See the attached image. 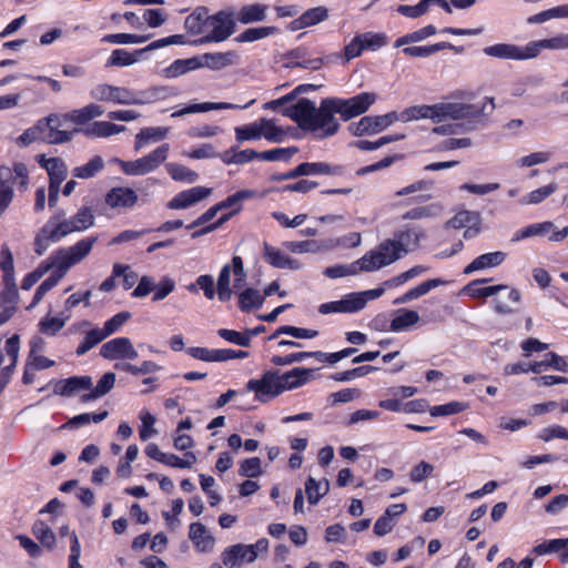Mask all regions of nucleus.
I'll use <instances>...</instances> for the list:
<instances>
[{"label":"nucleus","instance_id":"obj_1","mask_svg":"<svg viewBox=\"0 0 568 568\" xmlns=\"http://www.w3.org/2000/svg\"><path fill=\"white\" fill-rule=\"evenodd\" d=\"M374 93L363 92L351 99L326 98L318 108L308 99H301L286 108L283 114L293 120L303 130H308L318 138H328L337 133L339 124L335 114L344 121L365 113L375 102Z\"/></svg>","mask_w":568,"mask_h":568},{"label":"nucleus","instance_id":"obj_2","mask_svg":"<svg viewBox=\"0 0 568 568\" xmlns=\"http://www.w3.org/2000/svg\"><path fill=\"white\" fill-rule=\"evenodd\" d=\"M425 237L426 233L419 225L403 224L394 232V239L382 242L375 250L361 257L363 268L379 270L387 266L416 251Z\"/></svg>","mask_w":568,"mask_h":568},{"label":"nucleus","instance_id":"obj_3","mask_svg":"<svg viewBox=\"0 0 568 568\" xmlns=\"http://www.w3.org/2000/svg\"><path fill=\"white\" fill-rule=\"evenodd\" d=\"M97 237H85L74 245L55 251L51 256L43 261L33 272L41 278L50 270L54 273H61V267L69 271L73 265L84 260L92 251Z\"/></svg>","mask_w":568,"mask_h":568},{"label":"nucleus","instance_id":"obj_4","mask_svg":"<svg viewBox=\"0 0 568 568\" xmlns=\"http://www.w3.org/2000/svg\"><path fill=\"white\" fill-rule=\"evenodd\" d=\"M495 109L494 99L485 98L477 103L439 102L434 104V122L444 119L452 120H479L493 113Z\"/></svg>","mask_w":568,"mask_h":568},{"label":"nucleus","instance_id":"obj_5","mask_svg":"<svg viewBox=\"0 0 568 568\" xmlns=\"http://www.w3.org/2000/svg\"><path fill=\"white\" fill-rule=\"evenodd\" d=\"M170 152V145L163 143L151 153L133 161H123L115 159L119 163L122 172L126 175L139 176L145 175L158 170L168 159Z\"/></svg>","mask_w":568,"mask_h":568},{"label":"nucleus","instance_id":"obj_6","mask_svg":"<svg viewBox=\"0 0 568 568\" xmlns=\"http://www.w3.org/2000/svg\"><path fill=\"white\" fill-rule=\"evenodd\" d=\"M231 272L234 274L233 287L235 290L242 288L245 283L246 272L244 270L243 260L240 256H234L232 258V265H224L219 274L216 293L221 302H229L232 298Z\"/></svg>","mask_w":568,"mask_h":568},{"label":"nucleus","instance_id":"obj_7","mask_svg":"<svg viewBox=\"0 0 568 568\" xmlns=\"http://www.w3.org/2000/svg\"><path fill=\"white\" fill-rule=\"evenodd\" d=\"M211 30L205 37L199 40L200 43L222 42L231 37L234 30L232 14L220 11L216 14L209 16L206 21V31Z\"/></svg>","mask_w":568,"mask_h":568},{"label":"nucleus","instance_id":"obj_8","mask_svg":"<svg viewBox=\"0 0 568 568\" xmlns=\"http://www.w3.org/2000/svg\"><path fill=\"white\" fill-rule=\"evenodd\" d=\"M246 389L255 394V398L266 403L282 394L278 383V371H267L258 379H250Z\"/></svg>","mask_w":568,"mask_h":568},{"label":"nucleus","instance_id":"obj_9","mask_svg":"<svg viewBox=\"0 0 568 568\" xmlns=\"http://www.w3.org/2000/svg\"><path fill=\"white\" fill-rule=\"evenodd\" d=\"M396 121V111L383 115L363 116L358 122L352 123L348 130L355 136L374 135L390 126Z\"/></svg>","mask_w":568,"mask_h":568},{"label":"nucleus","instance_id":"obj_10","mask_svg":"<svg viewBox=\"0 0 568 568\" xmlns=\"http://www.w3.org/2000/svg\"><path fill=\"white\" fill-rule=\"evenodd\" d=\"M483 52L488 57L501 60L523 61L534 59L530 42L524 47L513 43H496L485 47Z\"/></svg>","mask_w":568,"mask_h":568},{"label":"nucleus","instance_id":"obj_11","mask_svg":"<svg viewBox=\"0 0 568 568\" xmlns=\"http://www.w3.org/2000/svg\"><path fill=\"white\" fill-rule=\"evenodd\" d=\"M552 242H560L568 236V226L555 232V224L550 221L530 224L516 232L513 241H520L532 236H546Z\"/></svg>","mask_w":568,"mask_h":568},{"label":"nucleus","instance_id":"obj_12","mask_svg":"<svg viewBox=\"0 0 568 568\" xmlns=\"http://www.w3.org/2000/svg\"><path fill=\"white\" fill-rule=\"evenodd\" d=\"M100 355L109 361L112 359H135L138 352L128 337H115L104 343L100 348Z\"/></svg>","mask_w":568,"mask_h":568},{"label":"nucleus","instance_id":"obj_13","mask_svg":"<svg viewBox=\"0 0 568 568\" xmlns=\"http://www.w3.org/2000/svg\"><path fill=\"white\" fill-rule=\"evenodd\" d=\"M0 178L3 180V185L9 189L17 185L18 191L24 192L29 187V170L22 162H14L12 166L1 165Z\"/></svg>","mask_w":568,"mask_h":568},{"label":"nucleus","instance_id":"obj_14","mask_svg":"<svg viewBox=\"0 0 568 568\" xmlns=\"http://www.w3.org/2000/svg\"><path fill=\"white\" fill-rule=\"evenodd\" d=\"M211 193L212 189L210 187L194 186L178 193L168 202L166 207L171 210H185L210 196Z\"/></svg>","mask_w":568,"mask_h":568},{"label":"nucleus","instance_id":"obj_15","mask_svg":"<svg viewBox=\"0 0 568 568\" xmlns=\"http://www.w3.org/2000/svg\"><path fill=\"white\" fill-rule=\"evenodd\" d=\"M363 310V300L351 293L345 295L342 300L328 302L320 305L318 312L323 315L331 313H355Z\"/></svg>","mask_w":568,"mask_h":568},{"label":"nucleus","instance_id":"obj_16","mask_svg":"<svg viewBox=\"0 0 568 568\" xmlns=\"http://www.w3.org/2000/svg\"><path fill=\"white\" fill-rule=\"evenodd\" d=\"M37 162L48 172L49 184L61 185L67 179L68 166L61 158H47L44 154H39Z\"/></svg>","mask_w":568,"mask_h":568},{"label":"nucleus","instance_id":"obj_17","mask_svg":"<svg viewBox=\"0 0 568 568\" xmlns=\"http://www.w3.org/2000/svg\"><path fill=\"white\" fill-rule=\"evenodd\" d=\"M314 371L313 368L294 367L290 372L283 374L278 373L281 392L283 393L305 385L313 378Z\"/></svg>","mask_w":568,"mask_h":568},{"label":"nucleus","instance_id":"obj_18","mask_svg":"<svg viewBox=\"0 0 568 568\" xmlns=\"http://www.w3.org/2000/svg\"><path fill=\"white\" fill-rule=\"evenodd\" d=\"M256 560V555L253 551L252 547H247V545L237 544L231 547H227L222 552V561L224 566L233 568L237 566L240 562H253Z\"/></svg>","mask_w":568,"mask_h":568},{"label":"nucleus","instance_id":"obj_19","mask_svg":"<svg viewBox=\"0 0 568 568\" xmlns=\"http://www.w3.org/2000/svg\"><path fill=\"white\" fill-rule=\"evenodd\" d=\"M138 199L133 189L120 186L108 192L105 203L112 209H131L136 204Z\"/></svg>","mask_w":568,"mask_h":568},{"label":"nucleus","instance_id":"obj_20","mask_svg":"<svg viewBox=\"0 0 568 568\" xmlns=\"http://www.w3.org/2000/svg\"><path fill=\"white\" fill-rule=\"evenodd\" d=\"M328 18V10L325 7H315L306 10L298 18L290 23L291 31L302 30L318 24Z\"/></svg>","mask_w":568,"mask_h":568},{"label":"nucleus","instance_id":"obj_21","mask_svg":"<svg viewBox=\"0 0 568 568\" xmlns=\"http://www.w3.org/2000/svg\"><path fill=\"white\" fill-rule=\"evenodd\" d=\"M105 110L102 105L90 103L81 109H74L68 113H64L63 120L78 125H83L95 118L102 116Z\"/></svg>","mask_w":568,"mask_h":568},{"label":"nucleus","instance_id":"obj_22","mask_svg":"<svg viewBox=\"0 0 568 568\" xmlns=\"http://www.w3.org/2000/svg\"><path fill=\"white\" fill-rule=\"evenodd\" d=\"M199 63V69L209 68L212 70H221L235 62L236 54L232 51L229 52H214L204 53L200 57H195Z\"/></svg>","mask_w":568,"mask_h":568},{"label":"nucleus","instance_id":"obj_23","mask_svg":"<svg viewBox=\"0 0 568 568\" xmlns=\"http://www.w3.org/2000/svg\"><path fill=\"white\" fill-rule=\"evenodd\" d=\"M93 385L90 376H72L67 379L60 381L54 386V394L61 396H71L81 389H91Z\"/></svg>","mask_w":568,"mask_h":568},{"label":"nucleus","instance_id":"obj_24","mask_svg":"<svg viewBox=\"0 0 568 568\" xmlns=\"http://www.w3.org/2000/svg\"><path fill=\"white\" fill-rule=\"evenodd\" d=\"M420 321V316L416 311L408 308H399L394 312L390 321L392 332H405L416 326Z\"/></svg>","mask_w":568,"mask_h":568},{"label":"nucleus","instance_id":"obj_25","mask_svg":"<svg viewBox=\"0 0 568 568\" xmlns=\"http://www.w3.org/2000/svg\"><path fill=\"white\" fill-rule=\"evenodd\" d=\"M263 251L264 258L276 268L298 270L301 267L295 260L267 243H264Z\"/></svg>","mask_w":568,"mask_h":568},{"label":"nucleus","instance_id":"obj_26","mask_svg":"<svg viewBox=\"0 0 568 568\" xmlns=\"http://www.w3.org/2000/svg\"><path fill=\"white\" fill-rule=\"evenodd\" d=\"M505 258L506 253L501 251L481 254L465 267L464 273L470 274L476 271L497 267L505 261Z\"/></svg>","mask_w":568,"mask_h":568},{"label":"nucleus","instance_id":"obj_27","mask_svg":"<svg viewBox=\"0 0 568 568\" xmlns=\"http://www.w3.org/2000/svg\"><path fill=\"white\" fill-rule=\"evenodd\" d=\"M189 537L200 551H211L215 539L211 536L206 527L201 523H192L190 525Z\"/></svg>","mask_w":568,"mask_h":568},{"label":"nucleus","instance_id":"obj_28","mask_svg":"<svg viewBox=\"0 0 568 568\" xmlns=\"http://www.w3.org/2000/svg\"><path fill=\"white\" fill-rule=\"evenodd\" d=\"M169 132V128L162 126H150L141 129L140 132L135 135L134 149L139 151L152 142H160L168 136Z\"/></svg>","mask_w":568,"mask_h":568},{"label":"nucleus","instance_id":"obj_29","mask_svg":"<svg viewBox=\"0 0 568 568\" xmlns=\"http://www.w3.org/2000/svg\"><path fill=\"white\" fill-rule=\"evenodd\" d=\"M302 176L308 175H343L342 165H331L325 162H304L300 164Z\"/></svg>","mask_w":568,"mask_h":568},{"label":"nucleus","instance_id":"obj_30","mask_svg":"<svg viewBox=\"0 0 568 568\" xmlns=\"http://www.w3.org/2000/svg\"><path fill=\"white\" fill-rule=\"evenodd\" d=\"M329 491V481L326 478L315 479L312 476L305 481V494L311 505H317L320 500Z\"/></svg>","mask_w":568,"mask_h":568},{"label":"nucleus","instance_id":"obj_31","mask_svg":"<svg viewBox=\"0 0 568 568\" xmlns=\"http://www.w3.org/2000/svg\"><path fill=\"white\" fill-rule=\"evenodd\" d=\"M420 119H430L434 121V104L413 105L406 108L400 113L396 112L397 122H409Z\"/></svg>","mask_w":568,"mask_h":568},{"label":"nucleus","instance_id":"obj_32","mask_svg":"<svg viewBox=\"0 0 568 568\" xmlns=\"http://www.w3.org/2000/svg\"><path fill=\"white\" fill-rule=\"evenodd\" d=\"M532 58H537L541 50H564L568 49V33H562L550 39L530 41Z\"/></svg>","mask_w":568,"mask_h":568},{"label":"nucleus","instance_id":"obj_33","mask_svg":"<svg viewBox=\"0 0 568 568\" xmlns=\"http://www.w3.org/2000/svg\"><path fill=\"white\" fill-rule=\"evenodd\" d=\"M442 211L443 206L438 203H433L425 206H416L400 215L399 220L403 222H409L424 219H432L439 215Z\"/></svg>","mask_w":568,"mask_h":568},{"label":"nucleus","instance_id":"obj_34","mask_svg":"<svg viewBox=\"0 0 568 568\" xmlns=\"http://www.w3.org/2000/svg\"><path fill=\"white\" fill-rule=\"evenodd\" d=\"M267 6L253 3L243 6L237 12V20L243 24L264 21L266 18Z\"/></svg>","mask_w":568,"mask_h":568},{"label":"nucleus","instance_id":"obj_35","mask_svg":"<svg viewBox=\"0 0 568 568\" xmlns=\"http://www.w3.org/2000/svg\"><path fill=\"white\" fill-rule=\"evenodd\" d=\"M63 213L60 211L43 226L51 237V241L59 242L62 237L73 233L67 220H60Z\"/></svg>","mask_w":568,"mask_h":568},{"label":"nucleus","instance_id":"obj_36","mask_svg":"<svg viewBox=\"0 0 568 568\" xmlns=\"http://www.w3.org/2000/svg\"><path fill=\"white\" fill-rule=\"evenodd\" d=\"M444 283L445 282L439 278H434V280L423 282L419 285H417L416 287L406 292L404 295L397 297L394 301V304L398 305V304L408 303V302L416 300L423 295H426L430 290L438 287V286L443 285Z\"/></svg>","mask_w":568,"mask_h":568},{"label":"nucleus","instance_id":"obj_37","mask_svg":"<svg viewBox=\"0 0 568 568\" xmlns=\"http://www.w3.org/2000/svg\"><path fill=\"white\" fill-rule=\"evenodd\" d=\"M207 10L196 8L194 12L186 17L184 27L191 34H202L206 32Z\"/></svg>","mask_w":568,"mask_h":568},{"label":"nucleus","instance_id":"obj_38","mask_svg":"<svg viewBox=\"0 0 568 568\" xmlns=\"http://www.w3.org/2000/svg\"><path fill=\"white\" fill-rule=\"evenodd\" d=\"M199 69V63L195 57L190 59H178L173 63H171L168 68L163 69V77L168 79L178 78L187 73L189 71H193Z\"/></svg>","mask_w":568,"mask_h":568},{"label":"nucleus","instance_id":"obj_39","mask_svg":"<svg viewBox=\"0 0 568 568\" xmlns=\"http://www.w3.org/2000/svg\"><path fill=\"white\" fill-rule=\"evenodd\" d=\"M124 131V125L114 124L108 121H98L85 130V134L92 138H109Z\"/></svg>","mask_w":568,"mask_h":568},{"label":"nucleus","instance_id":"obj_40","mask_svg":"<svg viewBox=\"0 0 568 568\" xmlns=\"http://www.w3.org/2000/svg\"><path fill=\"white\" fill-rule=\"evenodd\" d=\"M140 95V93L128 88L113 85L111 102L123 105H141L146 103Z\"/></svg>","mask_w":568,"mask_h":568},{"label":"nucleus","instance_id":"obj_41","mask_svg":"<svg viewBox=\"0 0 568 568\" xmlns=\"http://www.w3.org/2000/svg\"><path fill=\"white\" fill-rule=\"evenodd\" d=\"M115 383V374L108 372L105 373L98 382L97 386L92 389V392L84 394L81 397L82 403H88L94 400L99 397L108 394L114 386Z\"/></svg>","mask_w":568,"mask_h":568},{"label":"nucleus","instance_id":"obj_42","mask_svg":"<svg viewBox=\"0 0 568 568\" xmlns=\"http://www.w3.org/2000/svg\"><path fill=\"white\" fill-rule=\"evenodd\" d=\"M507 294L505 296H499L494 300V310L498 314H509L514 312L513 305L518 304L520 302L521 295L517 288H510L508 286Z\"/></svg>","mask_w":568,"mask_h":568},{"label":"nucleus","instance_id":"obj_43","mask_svg":"<svg viewBox=\"0 0 568 568\" xmlns=\"http://www.w3.org/2000/svg\"><path fill=\"white\" fill-rule=\"evenodd\" d=\"M264 296L255 288H245L239 294V307L242 312H250L263 305Z\"/></svg>","mask_w":568,"mask_h":568},{"label":"nucleus","instance_id":"obj_44","mask_svg":"<svg viewBox=\"0 0 568 568\" xmlns=\"http://www.w3.org/2000/svg\"><path fill=\"white\" fill-rule=\"evenodd\" d=\"M374 270H365L361 263V258L351 265H335L324 270V275L329 278H339L349 275H356L358 272H373Z\"/></svg>","mask_w":568,"mask_h":568},{"label":"nucleus","instance_id":"obj_45","mask_svg":"<svg viewBox=\"0 0 568 568\" xmlns=\"http://www.w3.org/2000/svg\"><path fill=\"white\" fill-rule=\"evenodd\" d=\"M486 282H488V280H486V278L473 281L470 284H468L466 286V290H467L468 294L471 297H484V298H486V297H489V296L497 295L503 290H508L507 285H501V284L493 285V286H485V287H480L479 286L481 283H486Z\"/></svg>","mask_w":568,"mask_h":568},{"label":"nucleus","instance_id":"obj_46","mask_svg":"<svg viewBox=\"0 0 568 568\" xmlns=\"http://www.w3.org/2000/svg\"><path fill=\"white\" fill-rule=\"evenodd\" d=\"M255 100L248 101L246 104L240 106L233 103L226 102H202L193 103L186 106L187 113L207 112L212 110H226V109H246L254 103Z\"/></svg>","mask_w":568,"mask_h":568},{"label":"nucleus","instance_id":"obj_47","mask_svg":"<svg viewBox=\"0 0 568 568\" xmlns=\"http://www.w3.org/2000/svg\"><path fill=\"white\" fill-rule=\"evenodd\" d=\"M267 193H268V191H265V192L258 194L255 190H241V191H237L234 194L227 196L225 200L219 202L217 204L220 205L221 210H225V209L233 207V206H236L235 209H237L239 206H241V202L251 200V199H254L257 196L264 197V196H266Z\"/></svg>","mask_w":568,"mask_h":568},{"label":"nucleus","instance_id":"obj_48","mask_svg":"<svg viewBox=\"0 0 568 568\" xmlns=\"http://www.w3.org/2000/svg\"><path fill=\"white\" fill-rule=\"evenodd\" d=\"M445 49H454V45L449 42H439L424 47H406L403 49V52L414 58H427Z\"/></svg>","mask_w":568,"mask_h":568},{"label":"nucleus","instance_id":"obj_49","mask_svg":"<svg viewBox=\"0 0 568 568\" xmlns=\"http://www.w3.org/2000/svg\"><path fill=\"white\" fill-rule=\"evenodd\" d=\"M104 168V161L101 156L95 155L88 163L77 166L72 170V175L78 179L93 178Z\"/></svg>","mask_w":568,"mask_h":568},{"label":"nucleus","instance_id":"obj_50","mask_svg":"<svg viewBox=\"0 0 568 568\" xmlns=\"http://www.w3.org/2000/svg\"><path fill=\"white\" fill-rule=\"evenodd\" d=\"M260 126L261 135L267 141L281 143L286 136V132L282 128L277 126L273 120L262 119L260 120Z\"/></svg>","mask_w":568,"mask_h":568},{"label":"nucleus","instance_id":"obj_51","mask_svg":"<svg viewBox=\"0 0 568 568\" xmlns=\"http://www.w3.org/2000/svg\"><path fill=\"white\" fill-rule=\"evenodd\" d=\"M557 185L555 183H550L548 185L541 186L537 190L531 191L527 195L520 199V203L523 205H535L545 201L547 197L552 195L557 191Z\"/></svg>","mask_w":568,"mask_h":568},{"label":"nucleus","instance_id":"obj_52","mask_svg":"<svg viewBox=\"0 0 568 568\" xmlns=\"http://www.w3.org/2000/svg\"><path fill=\"white\" fill-rule=\"evenodd\" d=\"M106 336L101 328L90 329L80 345L77 347L75 354L78 356H82L87 354L90 349L100 344Z\"/></svg>","mask_w":568,"mask_h":568},{"label":"nucleus","instance_id":"obj_53","mask_svg":"<svg viewBox=\"0 0 568 568\" xmlns=\"http://www.w3.org/2000/svg\"><path fill=\"white\" fill-rule=\"evenodd\" d=\"M166 171L174 181L194 183L197 181V173L179 163L166 164Z\"/></svg>","mask_w":568,"mask_h":568},{"label":"nucleus","instance_id":"obj_54","mask_svg":"<svg viewBox=\"0 0 568 568\" xmlns=\"http://www.w3.org/2000/svg\"><path fill=\"white\" fill-rule=\"evenodd\" d=\"M32 532L44 547L52 549L55 546V535L43 521H36L32 526Z\"/></svg>","mask_w":568,"mask_h":568},{"label":"nucleus","instance_id":"obj_55","mask_svg":"<svg viewBox=\"0 0 568 568\" xmlns=\"http://www.w3.org/2000/svg\"><path fill=\"white\" fill-rule=\"evenodd\" d=\"M276 32L275 27L248 28L235 38L237 42H254Z\"/></svg>","mask_w":568,"mask_h":568},{"label":"nucleus","instance_id":"obj_56","mask_svg":"<svg viewBox=\"0 0 568 568\" xmlns=\"http://www.w3.org/2000/svg\"><path fill=\"white\" fill-rule=\"evenodd\" d=\"M297 152V146L276 148L273 150L263 151L260 153V155L261 160L263 161H288Z\"/></svg>","mask_w":568,"mask_h":568},{"label":"nucleus","instance_id":"obj_57","mask_svg":"<svg viewBox=\"0 0 568 568\" xmlns=\"http://www.w3.org/2000/svg\"><path fill=\"white\" fill-rule=\"evenodd\" d=\"M468 408V404L463 402H450L444 405H437L429 408V413L434 417L438 416H449L462 413Z\"/></svg>","mask_w":568,"mask_h":568},{"label":"nucleus","instance_id":"obj_58","mask_svg":"<svg viewBox=\"0 0 568 568\" xmlns=\"http://www.w3.org/2000/svg\"><path fill=\"white\" fill-rule=\"evenodd\" d=\"M260 121L234 129L239 142L258 140L261 135Z\"/></svg>","mask_w":568,"mask_h":568},{"label":"nucleus","instance_id":"obj_59","mask_svg":"<svg viewBox=\"0 0 568 568\" xmlns=\"http://www.w3.org/2000/svg\"><path fill=\"white\" fill-rule=\"evenodd\" d=\"M150 39V36H136L131 33H114L105 36L102 41L115 44L143 43Z\"/></svg>","mask_w":568,"mask_h":568},{"label":"nucleus","instance_id":"obj_60","mask_svg":"<svg viewBox=\"0 0 568 568\" xmlns=\"http://www.w3.org/2000/svg\"><path fill=\"white\" fill-rule=\"evenodd\" d=\"M130 318H131V313H129V312H120V313L115 314L114 316H112L110 320H108L104 323L103 328H101V329L103 331L105 336L109 337L110 335H112V334L116 333L118 331H120V328Z\"/></svg>","mask_w":568,"mask_h":568},{"label":"nucleus","instance_id":"obj_61","mask_svg":"<svg viewBox=\"0 0 568 568\" xmlns=\"http://www.w3.org/2000/svg\"><path fill=\"white\" fill-rule=\"evenodd\" d=\"M70 318V315L65 317H44L41 320L39 326L40 332L45 335H55L64 325L65 322Z\"/></svg>","mask_w":568,"mask_h":568},{"label":"nucleus","instance_id":"obj_62","mask_svg":"<svg viewBox=\"0 0 568 568\" xmlns=\"http://www.w3.org/2000/svg\"><path fill=\"white\" fill-rule=\"evenodd\" d=\"M18 297L19 294L17 287H4L0 293V306L2 307L1 312L10 311V318L16 311Z\"/></svg>","mask_w":568,"mask_h":568},{"label":"nucleus","instance_id":"obj_63","mask_svg":"<svg viewBox=\"0 0 568 568\" xmlns=\"http://www.w3.org/2000/svg\"><path fill=\"white\" fill-rule=\"evenodd\" d=\"M196 462V456L193 453H186L184 458H180L174 454H168L163 459L164 465L176 467V468H191L192 465Z\"/></svg>","mask_w":568,"mask_h":568},{"label":"nucleus","instance_id":"obj_64","mask_svg":"<svg viewBox=\"0 0 568 568\" xmlns=\"http://www.w3.org/2000/svg\"><path fill=\"white\" fill-rule=\"evenodd\" d=\"M364 50H377L386 44V37L379 33L366 32L358 34Z\"/></svg>","mask_w":568,"mask_h":568}]
</instances>
